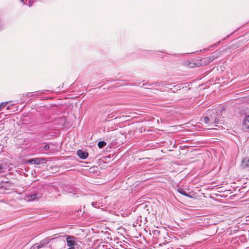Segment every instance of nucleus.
Masks as SVG:
<instances>
[{"label": "nucleus", "mask_w": 249, "mask_h": 249, "mask_svg": "<svg viewBox=\"0 0 249 249\" xmlns=\"http://www.w3.org/2000/svg\"><path fill=\"white\" fill-rule=\"evenodd\" d=\"M75 238L73 236L69 235L66 238V241L67 245L70 247H73L72 246L75 244Z\"/></svg>", "instance_id": "obj_2"}, {"label": "nucleus", "mask_w": 249, "mask_h": 249, "mask_svg": "<svg viewBox=\"0 0 249 249\" xmlns=\"http://www.w3.org/2000/svg\"><path fill=\"white\" fill-rule=\"evenodd\" d=\"M2 169H3L2 165H0V173H1L2 172Z\"/></svg>", "instance_id": "obj_16"}, {"label": "nucleus", "mask_w": 249, "mask_h": 249, "mask_svg": "<svg viewBox=\"0 0 249 249\" xmlns=\"http://www.w3.org/2000/svg\"><path fill=\"white\" fill-rule=\"evenodd\" d=\"M177 191L180 194L185 196H187L188 197H192V196H191V195L187 193L183 188H182L180 187H178V188L177 189Z\"/></svg>", "instance_id": "obj_6"}, {"label": "nucleus", "mask_w": 249, "mask_h": 249, "mask_svg": "<svg viewBox=\"0 0 249 249\" xmlns=\"http://www.w3.org/2000/svg\"><path fill=\"white\" fill-rule=\"evenodd\" d=\"M49 242H50V240H48V239L43 240L40 242L39 244H36L35 245V246H36V247L38 249H39L42 248L46 245H47L48 243H49Z\"/></svg>", "instance_id": "obj_7"}, {"label": "nucleus", "mask_w": 249, "mask_h": 249, "mask_svg": "<svg viewBox=\"0 0 249 249\" xmlns=\"http://www.w3.org/2000/svg\"><path fill=\"white\" fill-rule=\"evenodd\" d=\"M106 144H107L106 142H105L104 141H99L98 142V146L100 148H103L104 146H105L106 145Z\"/></svg>", "instance_id": "obj_10"}, {"label": "nucleus", "mask_w": 249, "mask_h": 249, "mask_svg": "<svg viewBox=\"0 0 249 249\" xmlns=\"http://www.w3.org/2000/svg\"><path fill=\"white\" fill-rule=\"evenodd\" d=\"M42 160L40 158H36L31 159L30 161V162L36 164H39L42 163Z\"/></svg>", "instance_id": "obj_9"}, {"label": "nucleus", "mask_w": 249, "mask_h": 249, "mask_svg": "<svg viewBox=\"0 0 249 249\" xmlns=\"http://www.w3.org/2000/svg\"><path fill=\"white\" fill-rule=\"evenodd\" d=\"M72 107H74V106H72ZM74 107L76 108H81L82 107V103H80V102H76L74 104Z\"/></svg>", "instance_id": "obj_11"}, {"label": "nucleus", "mask_w": 249, "mask_h": 249, "mask_svg": "<svg viewBox=\"0 0 249 249\" xmlns=\"http://www.w3.org/2000/svg\"><path fill=\"white\" fill-rule=\"evenodd\" d=\"M7 104V102H3L0 104V109L4 107Z\"/></svg>", "instance_id": "obj_13"}, {"label": "nucleus", "mask_w": 249, "mask_h": 249, "mask_svg": "<svg viewBox=\"0 0 249 249\" xmlns=\"http://www.w3.org/2000/svg\"><path fill=\"white\" fill-rule=\"evenodd\" d=\"M49 144H46L44 146V149L45 150H48L49 149Z\"/></svg>", "instance_id": "obj_15"}, {"label": "nucleus", "mask_w": 249, "mask_h": 249, "mask_svg": "<svg viewBox=\"0 0 249 249\" xmlns=\"http://www.w3.org/2000/svg\"><path fill=\"white\" fill-rule=\"evenodd\" d=\"M42 196V195L40 192H36V193L26 196L25 199L28 201H32L38 200Z\"/></svg>", "instance_id": "obj_1"}, {"label": "nucleus", "mask_w": 249, "mask_h": 249, "mask_svg": "<svg viewBox=\"0 0 249 249\" xmlns=\"http://www.w3.org/2000/svg\"><path fill=\"white\" fill-rule=\"evenodd\" d=\"M243 124L245 128L249 129V115L244 119Z\"/></svg>", "instance_id": "obj_8"}, {"label": "nucleus", "mask_w": 249, "mask_h": 249, "mask_svg": "<svg viewBox=\"0 0 249 249\" xmlns=\"http://www.w3.org/2000/svg\"><path fill=\"white\" fill-rule=\"evenodd\" d=\"M103 198L101 197L98 196L96 201L91 203V205L95 208H99L102 206Z\"/></svg>", "instance_id": "obj_4"}, {"label": "nucleus", "mask_w": 249, "mask_h": 249, "mask_svg": "<svg viewBox=\"0 0 249 249\" xmlns=\"http://www.w3.org/2000/svg\"><path fill=\"white\" fill-rule=\"evenodd\" d=\"M31 2H30L29 6H31Z\"/></svg>", "instance_id": "obj_18"}, {"label": "nucleus", "mask_w": 249, "mask_h": 249, "mask_svg": "<svg viewBox=\"0 0 249 249\" xmlns=\"http://www.w3.org/2000/svg\"><path fill=\"white\" fill-rule=\"evenodd\" d=\"M241 166L243 168L247 169L249 170V157H245L243 158Z\"/></svg>", "instance_id": "obj_3"}, {"label": "nucleus", "mask_w": 249, "mask_h": 249, "mask_svg": "<svg viewBox=\"0 0 249 249\" xmlns=\"http://www.w3.org/2000/svg\"><path fill=\"white\" fill-rule=\"evenodd\" d=\"M209 121H210V119L207 116H205L204 118V122L207 124L209 123Z\"/></svg>", "instance_id": "obj_14"}, {"label": "nucleus", "mask_w": 249, "mask_h": 249, "mask_svg": "<svg viewBox=\"0 0 249 249\" xmlns=\"http://www.w3.org/2000/svg\"><path fill=\"white\" fill-rule=\"evenodd\" d=\"M20 1L23 2L24 4L25 3V0H20Z\"/></svg>", "instance_id": "obj_17"}, {"label": "nucleus", "mask_w": 249, "mask_h": 249, "mask_svg": "<svg viewBox=\"0 0 249 249\" xmlns=\"http://www.w3.org/2000/svg\"><path fill=\"white\" fill-rule=\"evenodd\" d=\"M77 156L81 159H86L89 156V154L82 150H78L77 151Z\"/></svg>", "instance_id": "obj_5"}, {"label": "nucleus", "mask_w": 249, "mask_h": 249, "mask_svg": "<svg viewBox=\"0 0 249 249\" xmlns=\"http://www.w3.org/2000/svg\"><path fill=\"white\" fill-rule=\"evenodd\" d=\"M204 62H208V63L212 61L213 59L211 57H206L203 58Z\"/></svg>", "instance_id": "obj_12"}]
</instances>
